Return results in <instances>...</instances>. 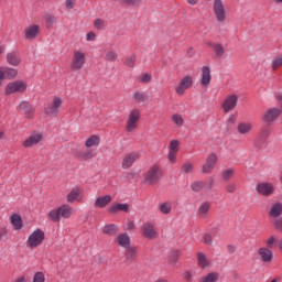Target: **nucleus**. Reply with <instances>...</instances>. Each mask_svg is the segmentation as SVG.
<instances>
[{
  "instance_id": "nucleus-6",
  "label": "nucleus",
  "mask_w": 282,
  "mask_h": 282,
  "mask_svg": "<svg viewBox=\"0 0 282 282\" xmlns=\"http://www.w3.org/2000/svg\"><path fill=\"white\" fill-rule=\"evenodd\" d=\"M45 241V232L41 229L34 230L26 240L28 248H39Z\"/></svg>"
},
{
  "instance_id": "nucleus-5",
  "label": "nucleus",
  "mask_w": 282,
  "mask_h": 282,
  "mask_svg": "<svg viewBox=\"0 0 282 282\" xmlns=\"http://www.w3.org/2000/svg\"><path fill=\"white\" fill-rule=\"evenodd\" d=\"M161 178H162V169H160V166L158 165H154L150 167V171L144 174V184H149L150 186H153L154 184H158Z\"/></svg>"
},
{
  "instance_id": "nucleus-8",
  "label": "nucleus",
  "mask_w": 282,
  "mask_h": 282,
  "mask_svg": "<svg viewBox=\"0 0 282 282\" xmlns=\"http://www.w3.org/2000/svg\"><path fill=\"white\" fill-rule=\"evenodd\" d=\"M191 87H193V76L187 75L181 78L174 91L177 96H184V94H186L187 89H191Z\"/></svg>"
},
{
  "instance_id": "nucleus-64",
  "label": "nucleus",
  "mask_w": 282,
  "mask_h": 282,
  "mask_svg": "<svg viewBox=\"0 0 282 282\" xmlns=\"http://www.w3.org/2000/svg\"><path fill=\"white\" fill-rule=\"evenodd\" d=\"M278 102H280L281 111H282V94L275 96Z\"/></svg>"
},
{
  "instance_id": "nucleus-19",
  "label": "nucleus",
  "mask_w": 282,
  "mask_h": 282,
  "mask_svg": "<svg viewBox=\"0 0 282 282\" xmlns=\"http://www.w3.org/2000/svg\"><path fill=\"white\" fill-rule=\"evenodd\" d=\"M140 158V152H131L127 154L122 161V169H131L133 166V163L138 162Z\"/></svg>"
},
{
  "instance_id": "nucleus-17",
  "label": "nucleus",
  "mask_w": 282,
  "mask_h": 282,
  "mask_svg": "<svg viewBox=\"0 0 282 282\" xmlns=\"http://www.w3.org/2000/svg\"><path fill=\"white\" fill-rule=\"evenodd\" d=\"M66 200L68 204H74V202H83V188L73 187L66 195Z\"/></svg>"
},
{
  "instance_id": "nucleus-58",
  "label": "nucleus",
  "mask_w": 282,
  "mask_h": 282,
  "mask_svg": "<svg viewBox=\"0 0 282 282\" xmlns=\"http://www.w3.org/2000/svg\"><path fill=\"white\" fill-rule=\"evenodd\" d=\"M260 135L261 138H268L270 135V128H262Z\"/></svg>"
},
{
  "instance_id": "nucleus-62",
  "label": "nucleus",
  "mask_w": 282,
  "mask_h": 282,
  "mask_svg": "<svg viewBox=\"0 0 282 282\" xmlns=\"http://www.w3.org/2000/svg\"><path fill=\"white\" fill-rule=\"evenodd\" d=\"M227 250L230 254H235V252H237V247H235V245H229Z\"/></svg>"
},
{
  "instance_id": "nucleus-37",
  "label": "nucleus",
  "mask_w": 282,
  "mask_h": 282,
  "mask_svg": "<svg viewBox=\"0 0 282 282\" xmlns=\"http://www.w3.org/2000/svg\"><path fill=\"white\" fill-rule=\"evenodd\" d=\"M138 256V249L135 247H128L126 248V257L130 261H133L135 257Z\"/></svg>"
},
{
  "instance_id": "nucleus-23",
  "label": "nucleus",
  "mask_w": 282,
  "mask_h": 282,
  "mask_svg": "<svg viewBox=\"0 0 282 282\" xmlns=\"http://www.w3.org/2000/svg\"><path fill=\"white\" fill-rule=\"evenodd\" d=\"M18 111H23L26 118H32L34 116V107L28 101H22L18 106Z\"/></svg>"
},
{
  "instance_id": "nucleus-20",
  "label": "nucleus",
  "mask_w": 282,
  "mask_h": 282,
  "mask_svg": "<svg viewBox=\"0 0 282 282\" xmlns=\"http://www.w3.org/2000/svg\"><path fill=\"white\" fill-rule=\"evenodd\" d=\"M258 254L264 263H272V259L274 257V253H272V249H269L268 247H261L258 249Z\"/></svg>"
},
{
  "instance_id": "nucleus-61",
  "label": "nucleus",
  "mask_w": 282,
  "mask_h": 282,
  "mask_svg": "<svg viewBox=\"0 0 282 282\" xmlns=\"http://www.w3.org/2000/svg\"><path fill=\"white\" fill-rule=\"evenodd\" d=\"M87 41H96V33L95 32H88L86 35Z\"/></svg>"
},
{
  "instance_id": "nucleus-1",
  "label": "nucleus",
  "mask_w": 282,
  "mask_h": 282,
  "mask_svg": "<svg viewBox=\"0 0 282 282\" xmlns=\"http://www.w3.org/2000/svg\"><path fill=\"white\" fill-rule=\"evenodd\" d=\"M72 215H74V207L68 204H63L62 206L52 209L47 214V217L53 224H58L61 219H69Z\"/></svg>"
},
{
  "instance_id": "nucleus-53",
  "label": "nucleus",
  "mask_w": 282,
  "mask_h": 282,
  "mask_svg": "<svg viewBox=\"0 0 282 282\" xmlns=\"http://www.w3.org/2000/svg\"><path fill=\"white\" fill-rule=\"evenodd\" d=\"M215 186V180L209 178L208 181L204 182V188L205 191H210Z\"/></svg>"
},
{
  "instance_id": "nucleus-11",
  "label": "nucleus",
  "mask_w": 282,
  "mask_h": 282,
  "mask_svg": "<svg viewBox=\"0 0 282 282\" xmlns=\"http://www.w3.org/2000/svg\"><path fill=\"white\" fill-rule=\"evenodd\" d=\"M62 106L63 99H61V97H54L51 105L45 109L46 116H53V118H56Z\"/></svg>"
},
{
  "instance_id": "nucleus-60",
  "label": "nucleus",
  "mask_w": 282,
  "mask_h": 282,
  "mask_svg": "<svg viewBox=\"0 0 282 282\" xmlns=\"http://www.w3.org/2000/svg\"><path fill=\"white\" fill-rule=\"evenodd\" d=\"M180 258V251H175L172 256H171V261L172 263H177V259Z\"/></svg>"
},
{
  "instance_id": "nucleus-63",
  "label": "nucleus",
  "mask_w": 282,
  "mask_h": 282,
  "mask_svg": "<svg viewBox=\"0 0 282 282\" xmlns=\"http://www.w3.org/2000/svg\"><path fill=\"white\" fill-rule=\"evenodd\" d=\"M133 228H135V225L133 224V221L128 223L127 230H133Z\"/></svg>"
},
{
  "instance_id": "nucleus-49",
  "label": "nucleus",
  "mask_w": 282,
  "mask_h": 282,
  "mask_svg": "<svg viewBox=\"0 0 282 282\" xmlns=\"http://www.w3.org/2000/svg\"><path fill=\"white\" fill-rule=\"evenodd\" d=\"M32 282H45V273L41 271L35 272Z\"/></svg>"
},
{
  "instance_id": "nucleus-50",
  "label": "nucleus",
  "mask_w": 282,
  "mask_h": 282,
  "mask_svg": "<svg viewBox=\"0 0 282 282\" xmlns=\"http://www.w3.org/2000/svg\"><path fill=\"white\" fill-rule=\"evenodd\" d=\"M152 76H151V74H149V73H145V74H142L140 77H139V80H140V83H143V84H149V83H151V80H152Z\"/></svg>"
},
{
  "instance_id": "nucleus-10",
  "label": "nucleus",
  "mask_w": 282,
  "mask_h": 282,
  "mask_svg": "<svg viewBox=\"0 0 282 282\" xmlns=\"http://www.w3.org/2000/svg\"><path fill=\"white\" fill-rule=\"evenodd\" d=\"M141 230H142V236L145 239L153 240V239H158V237H160L158 229H155V225H153L151 223L143 224Z\"/></svg>"
},
{
  "instance_id": "nucleus-41",
  "label": "nucleus",
  "mask_w": 282,
  "mask_h": 282,
  "mask_svg": "<svg viewBox=\"0 0 282 282\" xmlns=\"http://www.w3.org/2000/svg\"><path fill=\"white\" fill-rule=\"evenodd\" d=\"M78 158H83L84 160H91L96 158V153L93 150H86L78 153Z\"/></svg>"
},
{
  "instance_id": "nucleus-32",
  "label": "nucleus",
  "mask_w": 282,
  "mask_h": 282,
  "mask_svg": "<svg viewBox=\"0 0 282 282\" xmlns=\"http://www.w3.org/2000/svg\"><path fill=\"white\" fill-rule=\"evenodd\" d=\"M282 216V204L275 203L271 206L269 217H281Z\"/></svg>"
},
{
  "instance_id": "nucleus-25",
  "label": "nucleus",
  "mask_w": 282,
  "mask_h": 282,
  "mask_svg": "<svg viewBox=\"0 0 282 282\" xmlns=\"http://www.w3.org/2000/svg\"><path fill=\"white\" fill-rule=\"evenodd\" d=\"M210 213V203L209 202H203L197 209V216L200 219H206L208 217V214Z\"/></svg>"
},
{
  "instance_id": "nucleus-12",
  "label": "nucleus",
  "mask_w": 282,
  "mask_h": 282,
  "mask_svg": "<svg viewBox=\"0 0 282 282\" xmlns=\"http://www.w3.org/2000/svg\"><path fill=\"white\" fill-rule=\"evenodd\" d=\"M237 102H239V97L237 95H229L225 98L221 108L225 113H230L237 107Z\"/></svg>"
},
{
  "instance_id": "nucleus-28",
  "label": "nucleus",
  "mask_w": 282,
  "mask_h": 282,
  "mask_svg": "<svg viewBox=\"0 0 282 282\" xmlns=\"http://www.w3.org/2000/svg\"><path fill=\"white\" fill-rule=\"evenodd\" d=\"M196 261L198 268H202L203 270H206V268H210V260L204 254L203 252H198L196 254Z\"/></svg>"
},
{
  "instance_id": "nucleus-39",
  "label": "nucleus",
  "mask_w": 282,
  "mask_h": 282,
  "mask_svg": "<svg viewBox=\"0 0 282 282\" xmlns=\"http://www.w3.org/2000/svg\"><path fill=\"white\" fill-rule=\"evenodd\" d=\"M214 52L217 58H221L224 54H226V50L224 48V45L219 43H216V45H214Z\"/></svg>"
},
{
  "instance_id": "nucleus-9",
  "label": "nucleus",
  "mask_w": 282,
  "mask_h": 282,
  "mask_svg": "<svg viewBox=\"0 0 282 282\" xmlns=\"http://www.w3.org/2000/svg\"><path fill=\"white\" fill-rule=\"evenodd\" d=\"M217 162H218L217 154L210 153L207 156L205 164H203V166H202L203 175H207V173H213V171L217 166Z\"/></svg>"
},
{
  "instance_id": "nucleus-45",
  "label": "nucleus",
  "mask_w": 282,
  "mask_h": 282,
  "mask_svg": "<svg viewBox=\"0 0 282 282\" xmlns=\"http://www.w3.org/2000/svg\"><path fill=\"white\" fill-rule=\"evenodd\" d=\"M123 65H126L127 67H135V55L126 57L123 61Z\"/></svg>"
},
{
  "instance_id": "nucleus-3",
  "label": "nucleus",
  "mask_w": 282,
  "mask_h": 282,
  "mask_svg": "<svg viewBox=\"0 0 282 282\" xmlns=\"http://www.w3.org/2000/svg\"><path fill=\"white\" fill-rule=\"evenodd\" d=\"M140 116H141L140 109L133 108L132 110H130L127 122H126V131H128V133H133V131L138 129V122H140Z\"/></svg>"
},
{
  "instance_id": "nucleus-44",
  "label": "nucleus",
  "mask_w": 282,
  "mask_h": 282,
  "mask_svg": "<svg viewBox=\"0 0 282 282\" xmlns=\"http://www.w3.org/2000/svg\"><path fill=\"white\" fill-rule=\"evenodd\" d=\"M195 166L191 162L183 163L181 166L182 173H192Z\"/></svg>"
},
{
  "instance_id": "nucleus-48",
  "label": "nucleus",
  "mask_w": 282,
  "mask_h": 282,
  "mask_svg": "<svg viewBox=\"0 0 282 282\" xmlns=\"http://www.w3.org/2000/svg\"><path fill=\"white\" fill-rule=\"evenodd\" d=\"M234 175H235V170L232 169H227L223 171V180H225V182H228V180H230Z\"/></svg>"
},
{
  "instance_id": "nucleus-22",
  "label": "nucleus",
  "mask_w": 282,
  "mask_h": 282,
  "mask_svg": "<svg viewBox=\"0 0 282 282\" xmlns=\"http://www.w3.org/2000/svg\"><path fill=\"white\" fill-rule=\"evenodd\" d=\"M108 213H111V215H118V213H129V204L113 203L108 208Z\"/></svg>"
},
{
  "instance_id": "nucleus-26",
  "label": "nucleus",
  "mask_w": 282,
  "mask_h": 282,
  "mask_svg": "<svg viewBox=\"0 0 282 282\" xmlns=\"http://www.w3.org/2000/svg\"><path fill=\"white\" fill-rule=\"evenodd\" d=\"M158 210L161 215H171L173 213V203L171 200L162 202L158 205Z\"/></svg>"
},
{
  "instance_id": "nucleus-40",
  "label": "nucleus",
  "mask_w": 282,
  "mask_h": 282,
  "mask_svg": "<svg viewBox=\"0 0 282 282\" xmlns=\"http://www.w3.org/2000/svg\"><path fill=\"white\" fill-rule=\"evenodd\" d=\"M105 59L109 61L110 63H116V61H118V53H116L113 50L107 51L105 54Z\"/></svg>"
},
{
  "instance_id": "nucleus-21",
  "label": "nucleus",
  "mask_w": 282,
  "mask_h": 282,
  "mask_svg": "<svg viewBox=\"0 0 282 282\" xmlns=\"http://www.w3.org/2000/svg\"><path fill=\"white\" fill-rule=\"evenodd\" d=\"M115 243L126 250L131 246V238L129 237V234L121 232L115 239Z\"/></svg>"
},
{
  "instance_id": "nucleus-24",
  "label": "nucleus",
  "mask_w": 282,
  "mask_h": 282,
  "mask_svg": "<svg viewBox=\"0 0 282 282\" xmlns=\"http://www.w3.org/2000/svg\"><path fill=\"white\" fill-rule=\"evenodd\" d=\"M111 195L99 196L95 200V208H107L112 202Z\"/></svg>"
},
{
  "instance_id": "nucleus-7",
  "label": "nucleus",
  "mask_w": 282,
  "mask_h": 282,
  "mask_svg": "<svg viewBox=\"0 0 282 282\" xmlns=\"http://www.w3.org/2000/svg\"><path fill=\"white\" fill-rule=\"evenodd\" d=\"M213 11L218 23L226 22V7L224 6L223 0H214Z\"/></svg>"
},
{
  "instance_id": "nucleus-51",
  "label": "nucleus",
  "mask_w": 282,
  "mask_h": 282,
  "mask_svg": "<svg viewBox=\"0 0 282 282\" xmlns=\"http://www.w3.org/2000/svg\"><path fill=\"white\" fill-rule=\"evenodd\" d=\"M272 226L275 230H279L280 232H282V218H275L272 221Z\"/></svg>"
},
{
  "instance_id": "nucleus-31",
  "label": "nucleus",
  "mask_w": 282,
  "mask_h": 282,
  "mask_svg": "<svg viewBox=\"0 0 282 282\" xmlns=\"http://www.w3.org/2000/svg\"><path fill=\"white\" fill-rule=\"evenodd\" d=\"M238 133L241 135H248L252 131V123L250 122H240L237 127Z\"/></svg>"
},
{
  "instance_id": "nucleus-38",
  "label": "nucleus",
  "mask_w": 282,
  "mask_h": 282,
  "mask_svg": "<svg viewBox=\"0 0 282 282\" xmlns=\"http://www.w3.org/2000/svg\"><path fill=\"white\" fill-rule=\"evenodd\" d=\"M279 67H282V55H276L275 57H273L271 63V68L273 69V72H276Z\"/></svg>"
},
{
  "instance_id": "nucleus-55",
  "label": "nucleus",
  "mask_w": 282,
  "mask_h": 282,
  "mask_svg": "<svg viewBox=\"0 0 282 282\" xmlns=\"http://www.w3.org/2000/svg\"><path fill=\"white\" fill-rule=\"evenodd\" d=\"M123 3L126 6H140L142 0H123Z\"/></svg>"
},
{
  "instance_id": "nucleus-57",
  "label": "nucleus",
  "mask_w": 282,
  "mask_h": 282,
  "mask_svg": "<svg viewBox=\"0 0 282 282\" xmlns=\"http://www.w3.org/2000/svg\"><path fill=\"white\" fill-rule=\"evenodd\" d=\"M226 191L227 193H235V191H237V184L235 183H230L226 186Z\"/></svg>"
},
{
  "instance_id": "nucleus-52",
  "label": "nucleus",
  "mask_w": 282,
  "mask_h": 282,
  "mask_svg": "<svg viewBox=\"0 0 282 282\" xmlns=\"http://www.w3.org/2000/svg\"><path fill=\"white\" fill-rule=\"evenodd\" d=\"M94 25H95L96 30H102L105 28V20L97 19V20H95Z\"/></svg>"
},
{
  "instance_id": "nucleus-43",
  "label": "nucleus",
  "mask_w": 282,
  "mask_h": 282,
  "mask_svg": "<svg viewBox=\"0 0 282 282\" xmlns=\"http://www.w3.org/2000/svg\"><path fill=\"white\" fill-rule=\"evenodd\" d=\"M172 122H174L177 127H184V118L182 117V115H173Z\"/></svg>"
},
{
  "instance_id": "nucleus-14",
  "label": "nucleus",
  "mask_w": 282,
  "mask_h": 282,
  "mask_svg": "<svg viewBox=\"0 0 282 282\" xmlns=\"http://www.w3.org/2000/svg\"><path fill=\"white\" fill-rule=\"evenodd\" d=\"M167 149H169L167 160L169 162H171V164H175L177 159V153H180V141L172 140Z\"/></svg>"
},
{
  "instance_id": "nucleus-35",
  "label": "nucleus",
  "mask_w": 282,
  "mask_h": 282,
  "mask_svg": "<svg viewBox=\"0 0 282 282\" xmlns=\"http://www.w3.org/2000/svg\"><path fill=\"white\" fill-rule=\"evenodd\" d=\"M11 224L14 230H21V228H23V220L21 219V216L17 214L11 216Z\"/></svg>"
},
{
  "instance_id": "nucleus-27",
  "label": "nucleus",
  "mask_w": 282,
  "mask_h": 282,
  "mask_svg": "<svg viewBox=\"0 0 282 282\" xmlns=\"http://www.w3.org/2000/svg\"><path fill=\"white\" fill-rule=\"evenodd\" d=\"M212 76H210V67L208 66H203L202 67V78H200V84L203 87H208L210 85Z\"/></svg>"
},
{
  "instance_id": "nucleus-54",
  "label": "nucleus",
  "mask_w": 282,
  "mask_h": 282,
  "mask_svg": "<svg viewBox=\"0 0 282 282\" xmlns=\"http://www.w3.org/2000/svg\"><path fill=\"white\" fill-rule=\"evenodd\" d=\"M183 279L187 282H193V272L191 271L183 272Z\"/></svg>"
},
{
  "instance_id": "nucleus-4",
  "label": "nucleus",
  "mask_w": 282,
  "mask_h": 282,
  "mask_svg": "<svg viewBox=\"0 0 282 282\" xmlns=\"http://www.w3.org/2000/svg\"><path fill=\"white\" fill-rule=\"evenodd\" d=\"M28 90V83L24 80H14L7 85L4 94L7 96H12V94H25Z\"/></svg>"
},
{
  "instance_id": "nucleus-18",
  "label": "nucleus",
  "mask_w": 282,
  "mask_h": 282,
  "mask_svg": "<svg viewBox=\"0 0 282 282\" xmlns=\"http://www.w3.org/2000/svg\"><path fill=\"white\" fill-rule=\"evenodd\" d=\"M279 116H281V109L270 108L264 112L262 120L263 122H267V124H272V122H274Z\"/></svg>"
},
{
  "instance_id": "nucleus-56",
  "label": "nucleus",
  "mask_w": 282,
  "mask_h": 282,
  "mask_svg": "<svg viewBox=\"0 0 282 282\" xmlns=\"http://www.w3.org/2000/svg\"><path fill=\"white\" fill-rule=\"evenodd\" d=\"M204 243H206V246H213V236L210 234L204 236Z\"/></svg>"
},
{
  "instance_id": "nucleus-16",
  "label": "nucleus",
  "mask_w": 282,
  "mask_h": 282,
  "mask_svg": "<svg viewBox=\"0 0 282 282\" xmlns=\"http://www.w3.org/2000/svg\"><path fill=\"white\" fill-rule=\"evenodd\" d=\"M41 140H43V134L41 132H34L25 139L22 147H24V149H32V147H36Z\"/></svg>"
},
{
  "instance_id": "nucleus-33",
  "label": "nucleus",
  "mask_w": 282,
  "mask_h": 282,
  "mask_svg": "<svg viewBox=\"0 0 282 282\" xmlns=\"http://www.w3.org/2000/svg\"><path fill=\"white\" fill-rule=\"evenodd\" d=\"M219 281V273L209 272L199 279V282H217Z\"/></svg>"
},
{
  "instance_id": "nucleus-46",
  "label": "nucleus",
  "mask_w": 282,
  "mask_h": 282,
  "mask_svg": "<svg viewBox=\"0 0 282 282\" xmlns=\"http://www.w3.org/2000/svg\"><path fill=\"white\" fill-rule=\"evenodd\" d=\"M19 72L14 68H4V78H14Z\"/></svg>"
},
{
  "instance_id": "nucleus-59",
  "label": "nucleus",
  "mask_w": 282,
  "mask_h": 282,
  "mask_svg": "<svg viewBox=\"0 0 282 282\" xmlns=\"http://www.w3.org/2000/svg\"><path fill=\"white\" fill-rule=\"evenodd\" d=\"M76 6V0H66V8L72 10Z\"/></svg>"
},
{
  "instance_id": "nucleus-15",
  "label": "nucleus",
  "mask_w": 282,
  "mask_h": 282,
  "mask_svg": "<svg viewBox=\"0 0 282 282\" xmlns=\"http://www.w3.org/2000/svg\"><path fill=\"white\" fill-rule=\"evenodd\" d=\"M256 191L259 195L263 197H270L274 193V185L271 183H259L256 186Z\"/></svg>"
},
{
  "instance_id": "nucleus-47",
  "label": "nucleus",
  "mask_w": 282,
  "mask_h": 282,
  "mask_svg": "<svg viewBox=\"0 0 282 282\" xmlns=\"http://www.w3.org/2000/svg\"><path fill=\"white\" fill-rule=\"evenodd\" d=\"M265 247L264 248H269V250H272L274 243H276V236H270L265 241Z\"/></svg>"
},
{
  "instance_id": "nucleus-29",
  "label": "nucleus",
  "mask_w": 282,
  "mask_h": 282,
  "mask_svg": "<svg viewBox=\"0 0 282 282\" xmlns=\"http://www.w3.org/2000/svg\"><path fill=\"white\" fill-rule=\"evenodd\" d=\"M119 230L120 228L116 224H108V225H105L102 228L104 235H107L108 237H116Z\"/></svg>"
},
{
  "instance_id": "nucleus-42",
  "label": "nucleus",
  "mask_w": 282,
  "mask_h": 282,
  "mask_svg": "<svg viewBox=\"0 0 282 282\" xmlns=\"http://www.w3.org/2000/svg\"><path fill=\"white\" fill-rule=\"evenodd\" d=\"M191 188L194 193H199V191H203L204 188V181H195L192 183Z\"/></svg>"
},
{
  "instance_id": "nucleus-34",
  "label": "nucleus",
  "mask_w": 282,
  "mask_h": 282,
  "mask_svg": "<svg viewBox=\"0 0 282 282\" xmlns=\"http://www.w3.org/2000/svg\"><path fill=\"white\" fill-rule=\"evenodd\" d=\"M100 144V137L93 134L91 137H89L86 142H85V147H87V149H91V147H98Z\"/></svg>"
},
{
  "instance_id": "nucleus-2",
  "label": "nucleus",
  "mask_w": 282,
  "mask_h": 282,
  "mask_svg": "<svg viewBox=\"0 0 282 282\" xmlns=\"http://www.w3.org/2000/svg\"><path fill=\"white\" fill-rule=\"evenodd\" d=\"M87 63V53L85 51L76 50L73 52L69 67L72 72H80Z\"/></svg>"
},
{
  "instance_id": "nucleus-13",
  "label": "nucleus",
  "mask_w": 282,
  "mask_h": 282,
  "mask_svg": "<svg viewBox=\"0 0 282 282\" xmlns=\"http://www.w3.org/2000/svg\"><path fill=\"white\" fill-rule=\"evenodd\" d=\"M39 34H41V26L37 24H31L23 31V35L26 41H34L39 37Z\"/></svg>"
},
{
  "instance_id": "nucleus-36",
  "label": "nucleus",
  "mask_w": 282,
  "mask_h": 282,
  "mask_svg": "<svg viewBox=\"0 0 282 282\" xmlns=\"http://www.w3.org/2000/svg\"><path fill=\"white\" fill-rule=\"evenodd\" d=\"M132 98L134 102H147L149 100V96L144 91H134Z\"/></svg>"
},
{
  "instance_id": "nucleus-30",
  "label": "nucleus",
  "mask_w": 282,
  "mask_h": 282,
  "mask_svg": "<svg viewBox=\"0 0 282 282\" xmlns=\"http://www.w3.org/2000/svg\"><path fill=\"white\" fill-rule=\"evenodd\" d=\"M7 61L9 65H13V67H17L21 65V57L17 52H11L7 54Z\"/></svg>"
}]
</instances>
